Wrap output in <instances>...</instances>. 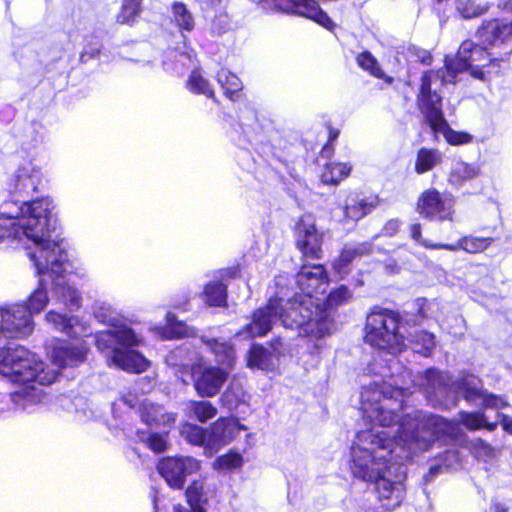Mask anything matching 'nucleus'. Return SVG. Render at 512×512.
<instances>
[{"instance_id": "nucleus-1", "label": "nucleus", "mask_w": 512, "mask_h": 512, "mask_svg": "<svg viewBox=\"0 0 512 512\" xmlns=\"http://www.w3.org/2000/svg\"><path fill=\"white\" fill-rule=\"evenodd\" d=\"M408 392V387L373 382L360 395L363 418L374 426L356 434L350 469L355 477L375 482L378 499L387 510L398 507L404 498V462L455 430L452 422L427 412L400 418L398 411Z\"/></svg>"}, {"instance_id": "nucleus-2", "label": "nucleus", "mask_w": 512, "mask_h": 512, "mask_svg": "<svg viewBox=\"0 0 512 512\" xmlns=\"http://www.w3.org/2000/svg\"><path fill=\"white\" fill-rule=\"evenodd\" d=\"M300 294L284 299L277 296L257 309L252 320L236 335L254 338L266 335L280 320L285 328L299 329V335L320 340L331 334L330 315L320 309L321 297L326 293L328 276L323 265H303L296 275Z\"/></svg>"}, {"instance_id": "nucleus-3", "label": "nucleus", "mask_w": 512, "mask_h": 512, "mask_svg": "<svg viewBox=\"0 0 512 512\" xmlns=\"http://www.w3.org/2000/svg\"><path fill=\"white\" fill-rule=\"evenodd\" d=\"M66 251L57 206L49 196L34 197V264L41 268L52 257L61 263Z\"/></svg>"}, {"instance_id": "nucleus-4", "label": "nucleus", "mask_w": 512, "mask_h": 512, "mask_svg": "<svg viewBox=\"0 0 512 512\" xmlns=\"http://www.w3.org/2000/svg\"><path fill=\"white\" fill-rule=\"evenodd\" d=\"M52 257L41 268L34 264L38 278L34 290V312L42 310L49 301L48 291H53L70 311H77L82 306L81 292L71 285L73 273L69 272L68 254L64 252L61 263L54 265Z\"/></svg>"}, {"instance_id": "nucleus-5", "label": "nucleus", "mask_w": 512, "mask_h": 512, "mask_svg": "<svg viewBox=\"0 0 512 512\" xmlns=\"http://www.w3.org/2000/svg\"><path fill=\"white\" fill-rule=\"evenodd\" d=\"M423 388L428 401L435 407L448 409L455 404L456 395L462 393L467 401L484 399L487 394L482 389L481 380L474 375H463L452 382L449 375L435 369H428L424 375L413 380Z\"/></svg>"}, {"instance_id": "nucleus-6", "label": "nucleus", "mask_w": 512, "mask_h": 512, "mask_svg": "<svg viewBox=\"0 0 512 512\" xmlns=\"http://www.w3.org/2000/svg\"><path fill=\"white\" fill-rule=\"evenodd\" d=\"M95 343L109 366L114 365L131 373H142L150 366V362L133 349L142 343V337L129 326L100 332L96 335Z\"/></svg>"}, {"instance_id": "nucleus-7", "label": "nucleus", "mask_w": 512, "mask_h": 512, "mask_svg": "<svg viewBox=\"0 0 512 512\" xmlns=\"http://www.w3.org/2000/svg\"><path fill=\"white\" fill-rule=\"evenodd\" d=\"M447 78L443 73L425 72L421 77V84L417 102L426 122L435 133H440L451 145H463L472 141V136L465 132L450 128L442 112V97L438 88ZM451 81V79H448Z\"/></svg>"}, {"instance_id": "nucleus-8", "label": "nucleus", "mask_w": 512, "mask_h": 512, "mask_svg": "<svg viewBox=\"0 0 512 512\" xmlns=\"http://www.w3.org/2000/svg\"><path fill=\"white\" fill-rule=\"evenodd\" d=\"M0 374L10 378L16 385L11 394L15 405L25 408L32 401V359L23 346L9 342L0 346Z\"/></svg>"}, {"instance_id": "nucleus-9", "label": "nucleus", "mask_w": 512, "mask_h": 512, "mask_svg": "<svg viewBox=\"0 0 512 512\" xmlns=\"http://www.w3.org/2000/svg\"><path fill=\"white\" fill-rule=\"evenodd\" d=\"M399 322L394 311L374 307L367 315L365 342L391 353L400 352L405 347V337L399 331Z\"/></svg>"}, {"instance_id": "nucleus-10", "label": "nucleus", "mask_w": 512, "mask_h": 512, "mask_svg": "<svg viewBox=\"0 0 512 512\" xmlns=\"http://www.w3.org/2000/svg\"><path fill=\"white\" fill-rule=\"evenodd\" d=\"M487 46L483 43L482 45H476L470 40L463 41L455 60L446 59L444 68L438 71L430 70L429 72L443 73L447 79H451V81H444L443 85L455 82L457 73L465 70H470L471 74L476 78H482L484 75L482 68L492 61L491 53L487 51Z\"/></svg>"}, {"instance_id": "nucleus-11", "label": "nucleus", "mask_w": 512, "mask_h": 512, "mask_svg": "<svg viewBox=\"0 0 512 512\" xmlns=\"http://www.w3.org/2000/svg\"><path fill=\"white\" fill-rule=\"evenodd\" d=\"M32 202L23 201L15 214H0V243L7 242L13 248L25 249L32 260L30 245L32 242Z\"/></svg>"}, {"instance_id": "nucleus-12", "label": "nucleus", "mask_w": 512, "mask_h": 512, "mask_svg": "<svg viewBox=\"0 0 512 512\" xmlns=\"http://www.w3.org/2000/svg\"><path fill=\"white\" fill-rule=\"evenodd\" d=\"M189 367L194 388L201 397H214L227 381L231 370L222 366H213L202 361L182 363Z\"/></svg>"}, {"instance_id": "nucleus-13", "label": "nucleus", "mask_w": 512, "mask_h": 512, "mask_svg": "<svg viewBox=\"0 0 512 512\" xmlns=\"http://www.w3.org/2000/svg\"><path fill=\"white\" fill-rule=\"evenodd\" d=\"M416 210L425 219L451 222L455 212L454 200L451 196L441 194L435 188H430L419 196Z\"/></svg>"}, {"instance_id": "nucleus-14", "label": "nucleus", "mask_w": 512, "mask_h": 512, "mask_svg": "<svg viewBox=\"0 0 512 512\" xmlns=\"http://www.w3.org/2000/svg\"><path fill=\"white\" fill-rule=\"evenodd\" d=\"M31 298L29 296L27 302L0 307L1 330L7 337H22L32 331V311L28 303Z\"/></svg>"}, {"instance_id": "nucleus-15", "label": "nucleus", "mask_w": 512, "mask_h": 512, "mask_svg": "<svg viewBox=\"0 0 512 512\" xmlns=\"http://www.w3.org/2000/svg\"><path fill=\"white\" fill-rule=\"evenodd\" d=\"M274 8L277 11L296 14L308 19L313 20L318 25L322 26L330 32H334L337 25L329 17V15L322 10L315 0H272Z\"/></svg>"}, {"instance_id": "nucleus-16", "label": "nucleus", "mask_w": 512, "mask_h": 512, "mask_svg": "<svg viewBox=\"0 0 512 512\" xmlns=\"http://www.w3.org/2000/svg\"><path fill=\"white\" fill-rule=\"evenodd\" d=\"M295 243L303 256L319 259L322 254L323 235L318 231L311 215L302 216L295 225Z\"/></svg>"}, {"instance_id": "nucleus-17", "label": "nucleus", "mask_w": 512, "mask_h": 512, "mask_svg": "<svg viewBox=\"0 0 512 512\" xmlns=\"http://www.w3.org/2000/svg\"><path fill=\"white\" fill-rule=\"evenodd\" d=\"M200 463L193 457H168L162 459L157 469L167 484L175 489H181L186 476L199 470Z\"/></svg>"}, {"instance_id": "nucleus-18", "label": "nucleus", "mask_w": 512, "mask_h": 512, "mask_svg": "<svg viewBox=\"0 0 512 512\" xmlns=\"http://www.w3.org/2000/svg\"><path fill=\"white\" fill-rule=\"evenodd\" d=\"M240 426L230 419H219L208 430L207 454L213 455L221 446L229 443L239 432Z\"/></svg>"}, {"instance_id": "nucleus-19", "label": "nucleus", "mask_w": 512, "mask_h": 512, "mask_svg": "<svg viewBox=\"0 0 512 512\" xmlns=\"http://www.w3.org/2000/svg\"><path fill=\"white\" fill-rule=\"evenodd\" d=\"M492 241L493 239L489 237L468 235L460 238L455 243H432L431 241L422 243L428 249H445L453 252L464 250L467 253L473 254L486 250L492 244Z\"/></svg>"}, {"instance_id": "nucleus-20", "label": "nucleus", "mask_w": 512, "mask_h": 512, "mask_svg": "<svg viewBox=\"0 0 512 512\" xmlns=\"http://www.w3.org/2000/svg\"><path fill=\"white\" fill-rule=\"evenodd\" d=\"M477 34L481 43L485 45L504 44L512 37V21H488L482 25Z\"/></svg>"}, {"instance_id": "nucleus-21", "label": "nucleus", "mask_w": 512, "mask_h": 512, "mask_svg": "<svg viewBox=\"0 0 512 512\" xmlns=\"http://www.w3.org/2000/svg\"><path fill=\"white\" fill-rule=\"evenodd\" d=\"M87 349L83 344L61 345L53 349L52 362L59 368L78 366L86 359Z\"/></svg>"}, {"instance_id": "nucleus-22", "label": "nucleus", "mask_w": 512, "mask_h": 512, "mask_svg": "<svg viewBox=\"0 0 512 512\" xmlns=\"http://www.w3.org/2000/svg\"><path fill=\"white\" fill-rule=\"evenodd\" d=\"M140 416L142 421L148 426L157 428H170L174 424L176 417L173 413L167 412L162 406L143 402L140 406Z\"/></svg>"}, {"instance_id": "nucleus-23", "label": "nucleus", "mask_w": 512, "mask_h": 512, "mask_svg": "<svg viewBox=\"0 0 512 512\" xmlns=\"http://www.w3.org/2000/svg\"><path fill=\"white\" fill-rule=\"evenodd\" d=\"M210 490L204 481H194L186 490V498L190 508L181 505L174 507V512H205L203 505L207 503Z\"/></svg>"}, {"instance_id": "nucleus-24", "label": "nucleus", "mask_w": 512, "mask_h": 512, "mask_svg": "<svg viewBox=\"0 0 512 512\" xmlns=\"http://www.w3.org/2000/svg\"><path fill=\"white\" fill-rule=\"evenodd\" d=\"M480 173L481 169L478 164L454 160L448 173V182L450 185L460 188L468 181L477 178Z\"/></svg>"}, {"instance_id": "nucleus-25", "label": "nucleus", "mask_w": 512, "mask_h": 512, "mask_svg": "<svg viewBox=\"0 0 512 512\" xmlns=\"http://www.w3.org/2000/svg\"><path fill=\"white\" fill-rule=\"evenodd\" d=\"M372 250V244L369 242L358 243L355 245H346L340 256L333 262L334 270L341 276L349 271V265L358 257L368 255Z\"/></svg>"}, {"instance_id": "nucleus-26", "label": "nucleus", "mask_w": 512, "mask_h": 512, "mask_svg": "<svg viewBox=\"0 0 512 512\" xmlns=\"http://www.w3.org/2000/svg\"><path fill=\"white\" fill-rule=\"evenodd\" d=\"M200 340L214 354L215 360L220 366L228 368L229 370L233 368L235 363V351L228 341H220L214 338L209 339L205 336H202Z\"/></svg>"}, {"instance_id": "nucleus-27", "label": "nucleus", "mask_w": 512, "mask_h": 512, "mask_svg": "<svg viewBox=\"0 0 512 512\" xmlns=\"http://www.w3.org/2000/svg\"><path fill=\"white\" fill-rule=\"evenodd\" d=\"M378 205V198L370 197H351L347 200L345 206V216L358 221L371 213Z\"/></svg>"}, {"instance_id": "nucleus-28", "label": "nucleus", "mask_w": 512, "mask_h": 512, "mask_svg": "<svg viewBox=\"0 0 512 512\" xmlns=\"http://www.w3.org/2000/svg\"><path fill=\"white\" fill-rule=\"evenodd\" d=\"M216 80L224 94L232 101H237L241 97L243 83L240 78L231 71L221 68L216 74Z\"/></svg>"}, {"instance_id": "nucleus-29", "label": "nucleus", "mask_w": 512, "mask_h": 512, "mask_svg": "<svg viewBox=\"0 0 512 512\" xmlns=\"http://www.w3.org/2000/svg\"><path fill=\"white\" fill-rule=\"evenodd\" d=\"M93 314L99 322L110 326L109 330L128 326L122 321L117 310L107 301H96L93 305Z\"/></svg>"}, {"instance_id": "nucleus-30", "label": "nucleus", "mask_w": 512, "mask_h": 512, "mask_svg": "<svg viewBox=\"0 0 512 512\" xmlns=\"http://www.w3.org/2000/svg\"><path fill=\"white\" fill-rule=\"evenodd\" d=\"M443 159L442 153L437 149L421 148L418 150L415 159V172L424 174L431 171L441 164Z\"/></svg>"}, {"instance_id": "nucleus-31", "label": "nucleus", "mask_w": 512, "mask_h": 512, "mask_svg": "<svg viewBox=\"0 0 512 512\" xmlns=\"http://www.w3.org/2000/svg\"><path fill=\"white\" fill-rule=\"evenodd\" d=\"M32 187V162L26 161L23 165L18 166L12 179L11 188L13 192L18 194H28Z\"/></svg>"}, {"instance_id": "nucleus-32", "label": "nucleus", "mask_w": 512, "mask_h": 512, "mask_svg": "<svg viewBox=\"0 0 512 512\" xmlns=\"http://www.w3.org/2000/svg\"><path fill=\"white\" fill-rule=\"evenodd\" d=\"M196 329L188 326L186 323L178 321L173 313H167L166 326L163 330V336L168 339L194 337Z\"/></svg>"}, {"instance_id": "nucleus-33", "label": "nucleus", "mask_w": 512, "mask_h": 512, "mask_svg": "<svg viewBox=\"0 0 512 512\" xmlns=\"http://www.w3.org/2000/svg\"><path fill=\"white\" fill-rule=\"evenodd\" d=\"M274 354L268 349L254 345L248 355V365L261 370H271L274 367Z\"/></svg>"}, {"instance_id": "nucleus-34", "label": "nucleus", "mask_w": 512, "mask_h": 512, "mask_svg": "<svg viewBox=\"0 0 512 512\" xmlns=\"http://www.w3.org/2000/svg\"><path fill=\"white\" fill-rule=\"evenodd\" d=\"M352 294L350 290L345 286H340L337 289L331 291L326 298L321 297L320 309L327 311L330 315L331 328L333 327L332 313L331 310L348 302Z\"/></svg>"}, {"instance_id": "nucleus-35", "label": "nucleus", "mask_w": 512, "mask_h": 512, "mask_svg": "<svg viewBox=\"0 0 512 512\" xmlns=\"http://www.w3.org/2000/svg\"><path fill=\"white\" fill-rule=\"evenodd\" d=\"M46 320L56 330L63 332L70 337H75L77 335L74 331V325L79 321L77 316H67L55 311H50L46 314Z\"/></svg>"}, {"instance_id": "nucleus-36", "label": "nucleus", "mask_w": 512, "mask_h": 512, "mask_svg": "<svg viewBox=\"0 0 512 512\" xmlns=\"http://www.w3.org/2000/svg\"><path fill=\"white\" fill-rule=\"evenodd\" d=\"M455 9L464 19L479 17L490 9L488 2L476 3L475 0H455Z\"/></svg>"}, {"instance_id": "nucleus-37", "label": "nucleus", "mask_w": 512, "mask_h": 512, "mask_svg": "<svg viewBox=\"0 0 512 512\" xmlns=\"http://www.w3.org/2000/svg\"><path fill=\"white\" fill-rule=\"evenodd\" d=\"M351 172V166L348 163H328L322 172L321 180L325 184L336 185Z\"/></svg>"}, {"instance_id": "nucleus-38", "label": "nucleus", "mask_w": 512, "mask_h": 512, "mask_svg": "<svg viewBox=\"0 0 512 512\" xmlns=\"http://www.w3.org/2000/svg\"><path fill=\"white\" fill-rule=\"evenodd\" d=\"M412 349L419 354L428 356L435 347L434 335L426 331H415L408 338Z\"/></svg>"}, {"instance_id": "nucleus-39", "label": "nucleus", "mask_w": 512, "mask_h": 512, "mask_svg": "<svg viewBox=\"0 0 512 512\" xmlns=\"http://www.w3.org/2000/svg\"><path fill=\"white\" fill-rule=\"evenodd\" d=\"M226 286L220 282H210L205 286L203 300L209 306H224L226 304Z\"/></svg>"}, {"instance_id": "nucleus-40", "label": "nucleus", "mask_w": 512, "mask_h": 512, "mask_svg": "<svg viewBox=\"0 0 512 512\" xmlns=\"http://www.w3.org/2000/svg\"><path fill=\"white\" fill-rule=\"evenodd\" d=\"M181 434L189 443L204 446L207 453L208 430L198 425L186 423L182 426Z\"/></svg>"}, {"instance_id": "nucleus-41", "label": "nucleus", "mask_w": 512, "mask_h": 512, "mask_svg": "<svg viewBox=\"0 0 512 512\" xmlns=\"http://www.w3.org/2000/svg\"><path fill=\"white\" fill-rule=\"evenodd\" d=\"M188 89L196 94H203L209 98L215 99L214 90L209 81L203 77L199 70H193L187 82Z\"/></svg>"}, {"instance_id": "nucleus-42", "label": "nucleus", "mask_w": 512, "mask_h": 512, "mask_svg": "<svg viewBox=\"0 0 512 512\" xmlns=\"http://www.w3.org/2000/svg\"><path fill=\"white\" fill-rule=\"evenodd\" d=\"M460 422L469 430H477L484 427L489 431H493L497 426V423L487 422L484 414L480 412H461Z\"/></svg>"}, {"instance_id": "nucleus-43", "label": "nucleus", "mask_w": 512, "mask_h": 512, "mask_svg": "<svg viewBox=\"0 0 512 512\" xmlns=\"http://www.w3.org/2000/svg\"><path fill=\"white\" fill-rule=\"evenodd\" d=\"M172 15L175 24L182 30L191 31L194 28V18L187 7L181 2L172 6Z\"/></svg>"}, {"instance_id": "nucleus-44", "label": "nucleus", "mask_w": 512, "mask_h": 512, "mask_svg": "<svg viewBox=\"0 0 512 512\" xmlns=\"http://www.w3.org/2000/svg\"><path fill=\"white\" fill-rule=\"evenodd\" d=\"M189 412L198 421L205 423L216 416L217 409L209 401H193L189 404Z\"/></svg>"}, {"instance_id": "nucleus-45", "label": "nucleus", "mask_w": 512, "mask_h": 512, "mask_svg": "<svg viewBox=\"0 0 512 512\" xmlns=\"http://www.w3.org/2000/svg\"><path fill=\"white\" fill-rule=\"evenodd\" d=\"M142 0H123L117 21L122 24H131L141 12Z\"/></svg>"}, {"instance_id": "nucleus-46", "label": "nucleus", "mask_w": 512, "mask_h": 512, "mask_svg": "<svg viewBox=\"0 0 512 512\" xmlns=\"http://www.w3.org/2000/svg\"><path fill=\"white\" fill-rule=\"evenodd\" d=\"M221 400L231 410L246 402V393L240 385L231 384L223 393Z\"/></svg>"}, {"instance_id": "nucleus-47", "label": "nucleus", "mask_w": 512, "mask_h": 512, "mask_svg": "<svg viewBox=\"0 0 512 512\" xmlns=\"http://www.w3.org/2000/svg\"><path fill=\"white\" fill-rule=\"evenodd\" d=\"M357 64L365 71L376 78H383L384 72L381 69L377 59L368 51L362 52L357 56Z\"/></svg>"}, {"instance_id": "nucleus-48", "label": "nucleus", "mask_w": 512, "mask_h": 512, "mask_svg": "<svg viewBox=\"0 0 512 512\" xmlns=\"http://www.w3.org/2000/svg\"><path fill=\"white\" fill-rule=\"evenodd\" d=\"M243 464V457L236 452H229L225 455L218 457L215 461V467L222 470H233L241 467Z\"/></svg>"}, {"instance_id": "nucleus-49", "label": "nucleus", "mask_w": 512, "mask_h": 512, "mask_svg": "<svg viewBox=\"0 0 512 512\" xmlns=\"http://www.w3.org/2000/svg\"><path fill=\"white\" fill-rule=\"evenodd\" d=\"M441 464L431 466L429 469V474L434 476L440 472L442 467L447 469H452L456 465H458L460 461L459 453L456 450H447L440 457Z\"/></svg>"}, {"instance_id": "nucleus-50", "label": "nucleus", "mask_w": 512, "mask_h": 512, "mask_svg": "<svg viewBox=\"0 0 512 512\" xmlns=\"http://www.w3.org/2000/svg\"><path fill=\"white\" fill-rule=\"evenodd\" d=\"M57 378V373L54 370L44 369V364L41 361H36L34 358V382H38L41 385H49L53 383Z\"/></svg>"}, {"instance_id": "nucleus-51", "label": "nucleus", "mask_w": 512, "mask_h": 512, "mask_svg": "<svg viewBox=\"0 0 512 512\" xmlns=\"http://www.w3.org/2000/svg\"><path fill=\"white\" fill-rule=\"evenodd\" d=\"M471 448L478 458L486 459L494 456V448L480 438L471 442Z\"/></svg>"}, {"instance_id": "nucleus-52", "label": "nucleus", "mask_w": 512, "mask_h": 512, "mask_svg": "<svg viewBox=\"0 0 512 512\" xmlns=\"http://www.w3.org/2000/svg\"><path fill=\"white\" fill-rule=\"evenodd\" d=\"M143 441L147 446L156 453L163 452L166 449V440L160 434H149Z\"/></svg>"}, {"instance_id": "nucleus-53", "label": "nucleus", "mask_w": 512, "mask_h": 512, "mask_svg": "<svg viewBox=\"0 0 512 512\" xmlns=\"http://www.w3.org/2000/svg\"><path fill=\"white\" fill-rule=\"evenodd\" d=\"M482 402L486 407L496 408V409L503 408L507 405V402L505 401V399L503 397L489 394L488 392L484 396V399Z\"/></svg>"}, {"instance_id": "nucleus-54", "label": "nucleus", "mask_w": 512, "mask_h": 512, "mask_svg": "<svg viewBox=\"0 0 512 512\" xmlns=\"http://www.w3.org/2000/svg\"><path fill=\"white\" fill-rule=\"evenodd\" d=\"M400 221L398 219L389 220L383 227V234L387 236L395 235L400 228Z\"/></svg>"}, {"instance_id": "nucleus-55", "label": "nucleus", "mask_w": 512, "mask_h": 512, "mask_svg": "<svg viewBox=\"0 0 512 512\" xmlns=\"http://www.w3.org/2000/svg\"><path fill=\"white\" fill-rule=\"evenodd\" d=\"M421 230H422V228H421V225L419 223L412 224L410 226V236H411L412 239H414L419 244L424 246L422 242H425L426 240L422 239Z\"/></svg>"}, {"instance_id": "nucleus-56", "label": "nucleus", "mask_w": 512, "mask_h": 512, "mask_svg": "<svg viewBox=\"0 0 512 512\" xmlns=\"http://www.w3.org/2000/svg\"><path fill=\"white\" fill-rule=\"evenodd\" d=\"M99 54V48H85L80 55V59L82 62H87L88 60L96 57Z\"/></svg>"}, {"instance_id": "nucleus-57", "label": "nucleus", "mask_w": 512, "mask_h": 512, "mask_svg": "<svg viewBox=\"0 0 512 512\" xmlns=\"http://www.w3.org/2000/svg\"><path fill=\"white\" fill-rule=\"evenodd\" d=\"M499 417L503 429L512 434V418L503 414H499Z\"/></svg>"}, {"instance_id": "nucleus-58", "label": "nucleus", "mask_w": 512, "mask_h": 512, "mask_svg": "<svg viewBox=\"0 0 512 512\" xmlns=\"http://www.w3.org/2000/svg\"><path fill=\"white\" fill-rule=\"evenodd\" d=\"M490 509L493 512H507L508 506L501 502H493Z\"/></svg>"}, {"instance_id": "nucleus-59", "label": "nucleus", "mask_w": 512, "mask_h": 512, "mask_svg": "<svg viewBox=\"0 0 512 512\" xmlns=\"http://www.w3.org/2000/svg\"><path fill=\"white\" fill-rule=\"evenodd\" d=\"M323 347H324V343H323V342H321V341H319L318 343H315V344L313 345V350L311 351V353H312V354H314V353H315V354H319V353H320V351L323 349Z\"/></svg>"}, {"instance_id": "nucleus-60", "label": "nucleus", "mask_w": 512, "mask_h": 512, "mask_svg": "<svg viewBox=\"0 0 512 512\" xmlns=\"http://www.w3.org/2000/svg\"><path fill=\"white\" fill-rule=\"evenodd\" d=\"M243 114H250L252 116V118L255 119V112L253 110H251V109H248ZM240 119H241V121H244L246 119V116L245 115H241Z\"/></svg>"}, {"instance_id": "nucleus-61", "label": "nucleus", "mask_w": 512, "mask_h": 512, "mask_svg": "<svg viewBox=\"0 0 512 512\" xmlns=\"http://www.w3.org/2000/svg\"><path fill=\"white\" fill-rule=\"evenodd\" d=\"M181 59H183V64L186 65L184 60H188L189 62H192V58L190 54H180L179 55Z\"/></svg>"}, {"instance_id": "nucleus-62", "label": "nucleus", "mask_w": 512, "mask_h": 512, "mask_svg": "<svg viewBox=\"0 0 512 512\" xmlns=\"http://www.w3.org/2000/svg\"><path fill=\"white\" fill-rule=\"evenodd\" d=\"M219 2H220V0H206V4L210 5V6H215Z\"/></svg>"}, {"instance_id": "nucleus-63", "label": "nucleus", "mask_w": 512, "mask_h": 512, "mask_svg": "<svg viewBox=\"0 0 512 512\" xmlns=\"http://www.w3.org/2000/svg\"><path fill=\"white\" fill-rule=\"evenodd\" d=\"M455 321L457 322V324L459 325H464V319L462 317H456L455 318Z\"/></svg>"}, {"instance_id": "nucleus-64", "label": "nucleus", "mask_w": 512, "mask_h": 512, "mask_svg": "<svg viewBox=\"0 0 512 512\" xmlns=\"http://www.w3.org/2000/svg\"><path fill=\"white\" fill-rule=\"evenodd\" d=\"M124 401L125 403L129 406V407H133L135 405V403L133 401H129L127 400L126 398H124Z\"/></svg>"}]
</instances>
